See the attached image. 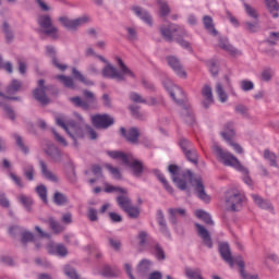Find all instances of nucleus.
<instances>
[{"instance_id": "nucleus-1", "label": "nucleus", "mask_w": 279, "mask_h": 279, "mask_svg": "<svg viewBox=\"0 0 279 279\" xmlns=\"http://www.w3.org/2000/svg\"><path fill=\"white\" fill-rule=\"evenodd\" d=\"M169 173L172 175V181L177 184L180 191H186V180L190 182L191 186H193L197 197L208 204L210 202V195L206 193V187L204 186V181L202 177H193V172L187 170L186 172H181L180 167L175 165H170L168 167Z\"/></svg>"}, {"instance_id": "nucleus-2", "label": "nucleus", "mask_w": 279, "mask_h": 279, "mask_svg": "<svg viewBox=\"0 0 279 279\" xmlns=\"http://www.w3.org/2000/svg\"><path fill=\"white\" fill-rule=\"evenodd\" d=\"M74 117L78 122L74 120H66V117L63 114L56 116V123L59 128H62L66 134L74 141L75 147H77V138H82L84 136V118L80 113H74Z\"/></svg>"}, {"instance_id": "nucleus-3", "label": "nucleus", "mask_w": 279, "mask_h": 279, "mask_svg": "<svg viewBox=\"0 0 279 279\" xmlns=\"http://www.w3.org/2000/svg\"><path fill=\"white\" fill-rule=\"evenodd\" d=\"M118 64L120 70L108 63L101 71L102 77H107V80H117V82H125V77H132V80L136 77V74L125 65L122 59H118Z\"/></svg>"}, {"instance_id": "nucleus-4", "label": "nucleus", "mask_w": 279, "mask_h": 279, "mask_svg": "<svg viewBox=\"0 0 279 279\" xmlns=\"http://www.w3.org/2000/svg\"><path fill=\"white\" fill-rule=\"evenodd\" d=\"M213 151L218 162H221L225 167H233V169H236L240 173H247V168L241 165V161L230 151L223 150V148L217 144L213 146Z\"/></svg>"}, {"instance_id": "nucleus-5", "label": "nucleus", "mask_w": 279, "mask_h": 279, "mask_svg": "<svg viewBox=\"0 0 279 279\" xmlns=\"http://www.w3.org/2000/svg\"><path fill=\"white\" fill-rule=\"evenodd\" d=\"M213 151L218 162H221L225 167H233V169H236L240 173H247V168L241 165V161L230 151L223 150V148L217 144L213 146Z\"/></svg>"}, {"instance_id": "nucleus-6", "label": "nucleus", "mask_w": 279, "mask_h": 279, "mask_svg": "<svg viewBox=\"0 0 279 279\" xmlns=\"http://www.w3.org/2000/svg\"><path fill=\"white\" fill-rule=\"evenodd\" d=\"M85 100L82 97H70L69 101L75 106V108H82V110H90L97 108V97L95 93L85 89L83 90Z\"/></svg>"}, {"instance_id": "nucleus-7", "label": "nucleus", "mask_w": 279, "mask_h": 279, "mask_svg": "<svg viewBox=\"0 0 279 279\" xmlns=\"http://www.w3.org/2000/svg\"><path fill=\"white\" fill-rule=\"evenodd\" d=\"M243 202H245V195L239 192V190H229L226 193V208L231 213H238L243 208Z\"/></svg>"}, {"instance_id": "nucleus-8", "label": "nucleus", "mask_w": 279, "mask_h": 279, "mask_svg": "<svg viewBox=\"0 0 279 279\" xmlns=\"http://www.w3.org/2000/svg\"><path fill=\"white\" fill-rule=\"evenodd\" d=\"M51 88V86L45 84V80H39L37 82V88L33 90V97L41 104V106H48L50 104V99L47 96V92Z\"/></svg>"}, {"instance_id": "nucleus-9", "label": "nucleus", "mask_w": 279, "mask_h": 279, "mask_svg": "<svg viewBox=\"0 0 279 279\" xmlns=\"http://www.w3.org/2000/svg\"><path fill=\"white\" fill-rule=\"evenodd\" d=\"M41 32L46 34V36H50V38H58V27L53 26L51 23V16L49 15H40L37 20Z\"/></svg>"}, {"instance_id": "nucleus-10", "label": "nucleus", "mask_w": 279, "mask_h": 279, "mask_svg": "<svg viewBox=\"0 0 279 279\" xmlns=\"http://www.w3.org/2000/svg\"><path fill=\"white\" fill-rule=\"evenodd\" d=\"M59 21L65 29H69V32H77L82 25H86V23H88L89 19L88 16H81L75 20H71L68 16H61Z\"/></svg>"}, {"instance_id": "nucleus-11", "label": "nucleus", "mask_w": 279, "mask_h": 279, "mask_svg": "<svg viewBox=\"0 0 279 279\" xmlns=\"http://www.w3.org/2000/svg\"><path fill=\"white\" fill-rule=\"evenodd\" d=\"M90 121L98 130H108L110 125H114V119L109 114H94Z\"/></svg>"}, {"instance_id": "nucleus-12", "label": "nucleus", "mask_w": 279, "mask_h": 279, "mask_svg": "<svg viewBox=\"0 0 279 279\" xmlns=\"http://www.w3.org/2000/svg\"><path fill=\"white\" fill-rule=\"evenodd\" d=\"M234 126L232 123L227 124L225 131L221 132L222 138L227 141V143L234 149L236 154H243V147L232 141L234 138Z\"/></svg>"}, {"instance_id": "nucleus-13", "label": "nucleus", "mask_w": 279, "mask_h": 279, "mask_svg": "<svg viewBox=\"0 0 279 279\" xmlns=\"http://www.w3.org/2000/svg\"><path fill=\"white\" fill-rule=\"evenodd\" d=\"M218 250L221 258L225 263H228L230 267H234V265H236V258H242L241 256L232 257V252L230 251V244H228V242H220L218 244Z\"/></svg>"}, {"instance_id": "nucleus-14", "label": "nucleus", "mask_w": 279, "mask_h": 279, "mask_svg": "<svg viewBox=\"0 0 279 279\" xmlns=\"http://www.w3.org/2000/svg\"><path fill=\"white\" fill-rule=\"evenodd\" d=\"M180 147L185 156V158L193 162V165H197V150L193 147V144L189 142V140H181Z\"/></svg>"}, {"instance_id": "nucleus-15", "label": "nucleus", "mask_w": 279, "mask_h": 279, "mask_svg": "<svg viewBox=\"0 0 279 279\" xmlns=\"http://www.w3.org/2000/svg\"><path fill=\"white\" fill-rule=\"evenodd\" d=\"M160 34L168 43H171L175 36L184 34V29L175 24L160 27Z\"/></svg>"}, {"instance_id": "nucleus-16", "label": "nucleus", "mask_w": 279, "mask_h": 279, "mask_svg": "<svg viewBox=\"0 0 279 279\" xmlns=\"http://www.w3.org/2000/svg\"><path fill=\"white\" fill-rule=\"evenodd\" d=\"M166 90L170 94V97L177 102L182 104L184 101V92L178 85L172 84L170 81L163 83Z\"/></svg>"}, {"instance_id": "nucleus-17", "label": "nucleus", "mask_w": 279, "mask_h": 279, "mask_svg": "<svg viewBox=\"0 0 279 279\" xmlns=\"http://www.w3.org/2000/svg\"><path fill=\"white\" fill-rule=\"evenodd\" d=\"M195 228L198 236L203 241V244L206 245V247H209V250H211L213 236L210 235V231L199 223H195Z\"/></svg>"}, {"instance_id": "nucleus-18", "label": "nucleus", "mask_w": 279, "mask_h": 279, "mask_svg": "<svg viewBox=\"0 0 279 279\" xmlns=\"http://www.w3.org/2000/svg\"><path fill=\"white\" fill-rule=\"evenodd\" d=\"M203 97V107L210 108L215 104V97L213 96V87L210 85H204L201 90Z\"/></svg>"}, {"instance_id": "nucleus-19", "label": "nucleus", "mask_w": 279, "mask_h": 279, "mask_svg": "<svg viewBox=\"0 0 279 279\" xmlns=\"http://www.w3.org/2000/svg\"><path fill=\"white\" fill-rule=\"evenodd\" d=\"M167 62L171 70L179 75V77H186V72L184 71V68L182 66V63H180V60L177 57H168Z\"/></svg>"}, {"instance_id": "nucleus-20", "label": "nucleus", "mask_w": 279, "mask_h": 279, "mask_svg": "<svg viewBox=\"0 0 279 279\" xmlns=\"http://www.w3.org/2000/svg\"><path fill=\"white\" fill-rule=\"evenodd\" d=\"M132 11L138 16V19H141V21H144L146 25H149V27L154 25V20L151 19V15L145 9L141 7H133Z\"/></svg>"}, {"instance_id": "nucleus-21", "label": "nucleus", "mask_w": 279, "mask_h": 279, "mask_svg": "<svg viewBox=\"0 0 279 279\" xmlns=\"http://www.w3.org/2000/svg\"><path fill=\"white\" fill-rule=\"evenodd\" d=\"M39 167L43 178L49 180V182H58V177L53 172H51L49 166L47 165V162H45V160L39 159Z\"/></svg>"}, {"instance_id": "nucleus-22", "label": "nucleus", "mask_w": 279, "mask_h": 279, "mask_svg": "<svg viewBox=\"0 0 279 279\" xmlns=\"http://www.w3.org/2000/svg\"><path fill=\"white\" fill-rule=\"evenodd\" d=\"M125 165L132 168L135 178H141V174L143 173V162H141L140 160L132 157V155H130L129 162Z\"/></svg>"}, {"instance_id": "nucleus-23", "label": "nucleus", "mask_w": 279, "mask_h": 279, "mask_svg": "<svg viewBox=\"0 0 279 279\" xmlns=\"http://www.w3.org/2000/svg\"><path fill=\"white\" fill-rule=\"evenodd\" d=\"M47 250H48L49 254H57V256H61L62 258H64V256H66L69 254L66 246L62 245V244L49 243L47 245Z\"/></svg>"}, {"instance_id": "nucleus-24", "label": "nucleus", "mask_w": 279, "mask_h": 279, "mask_svg": "<svg viewBox=\"0 0 279 279\" xmlns=\"http://www.w3.org/2000/svg\"><path fill=\"white\" fill-rule=\"evenodd\" d=\"M120 132L129 143H138V136H141V133H138V129L133 128L129 131H125V128H121Z\"/></svg>"}, {"instance_id": "nucleus-25", "label": "nucleus", "mask_w": 279, "mask_h": 279, "mask_svg": "<svg viewBox=\"0 0 279 279\" xmlns=\"http://www.w3.org/2000/svg\"><path fill=\"white\" fill-rule=\"evenodd\" d=\"M254 204L258 206V208H263V210H274V206H271V203L267 199H264L258 194H252L251 195Z\"/></svg>"}, {"instance_id": "nucleus-26", "label": "nucleus", "mask_w": 279, "mask_h": 279, "mask_svg": "<svg viewBox=\"0 0 279 279\" xmlns=\"http://www.w3.org/2000/svg\"><path fill=\"white\" fill-rule=\"evenodd\" d=\"M43 221L44 223H48L53 234H60L64 232V227L58 220H56V218L49 217L47 220H43Z\"/></svg>"}, {"instance_id": "nucleus-27", "label": "nucleus", "mask_w": 279, "mask_h": 279, "mask_svg": "<svg viewBox=\"0 0 279 279\" xmlns=\"http://www.w3.org/2000/svg\"><path fill=\"white\" fill-rule=\"evenodd\" d=\"M45 151L53 162H62V153L60 149H58V147H56V145H49Z\"/></svg>"}, {"instance_id": "nucleus-28", "label": "nucleus", "mask_w": 279, "mask_h": 279, "mask_svg": "<svg viewBox=\"0 0 279 279\" xmlns=\"http://www.w3.org/2000/svg\"><path fill=\"white\" fill-rule=\"evenodd\" d=\"M266 10L271 14L272 19H278L279 3L278 0H264Z\"/></svg>"}, {"instance_id": "nucleus-29", "label": "nucleus", "mask_w": 279, "mask_h": 279, "mask_svg": "<svg viewBox=\"0 0 279 279\" xmlns=\"http://www.w3.org/2000/svg\"><path fill=\"white\" fill-rule=\"evenodd\" d=\"M46 51H47V54L52 58V64L59 69V71H66V65L60 63L58 61V58H56V48H53L52 46H47L46 47Z\"/></svg>"}, {"instance_id": "nucleus-30", "label": "nucleus", "mask_w": 279, "mask_h": 279, "mask_svg": "<svg viewBox=\"0 0 279 279\" xmlns=\"http://www.w3.org/2000/svg\"><path fill=\"white\" fill-rule=\"evenodd\" d=\"M235 263L238 267H240V274L243 279H260V277H258L257 274L252 275V274L245 272V262H243V258H236Z\"/></svg>"}, {"instance_id": "nucleus-31", "label": "nucleus", "mask_w": 279, "mask_h": 279, "mask_svg": "<svg viewBox=\"0 0 279 279\" xmlns=\"http://www.w3.org/2000/svg\"><path fill=\"white\" fill-rule=\"evenodd\" d=\"M218 45L220 49H223L225 51L230 53V56H233V57L241 56V51L234 48L232 45H230L228 40H220Z\"/></svg>"}, {"instance_id": "nucleus-32", "label": "nucleus", "mask_w": 279, "mask_h": 279, "mask_svg": "<svg viewBox=\"0 0 279 279\" xmlns=\"http://www.w3.org/2000/svg\"><path fill=\"white\" fill-rule=\"evenodd\" d=\"M108 156H110V158H112L113 160H122L123 165L130 162V156L131 155H125V153L123 151H119V150H110L107 153Z\"/></svg>"}, {"instance_id": "nucleus-33", "label": "nucleus", "mask_w": 279, "mask_h": 279, "mask_svg": "<svg viewBox=\"0 0 279 279\" xmlns=\"http://www.w3.org/2000/svg\"><path fill=\"white\" fill-rule=\"evenodd\" d=\"M153 173L156 175V178L159 180V182H161V184L163 185L166 191L168 193L172 194L173 187L171 185H169V181H167V179L165 178V174H162V172H160V170H157V169H155L153 171Z\"/></svg>"}, {"instance_id": "nucleus-34", "label": "nucleus", "mask_w": 279, "mask_h": 279, "mask_svg": "<svg viewBox=\"0 0 279 279\" xmlns=\"http://www.w3.org/2000/svg\"><path fill=\"white\" fill-rule=\"evenodd\" d=\"M72 75L75 77V80H77L82 84H85V86H94L95 85V83L93 81L86 78V76H84V74H82V72H80L75 68L72 69Z\"/></svg>"}, {"instance_id": "nucleus-35", "label": "nucleus", "mask_w": 279, "mask_h": 279, "mask_svg": "<svg viewBox=\"0 0 279 279\" xmlns=\"http://www.w3.org/2000/svg\"><path fill=\"white\" fill-rule=\"evenodd\" d=\"M151 265H153L151 260L142 259L136 268L140 276H145V274H147V271L151 269Z\"/></svg>"}, {"instance_id": "nucleus-36", "label": "nucleus", "mask_w": 279, "mask_h": 279, "mask_svg": "<svg viewBox=\"0 0 279 279\" xmlns=\"http://www.w3.org/2000/svg\"><path fill=\"white\" fill-rule=\"evenodd\" d=\"M0 108L3 110L4 116L7 119H10L11 121H16V112L13 111V109L5 104V101L0 100Z\"/></svg>"}, {"instance_id": "nucleus-37", "label": "nucleus", "mask_w": 279, "mask_h": 279, "mask_svg": "<svg viewBox=\"0 0 279 279\" xmlns=\"http://www.w3.org/2000/svg\"><path fill=\"white\" fill-rule=\"evenodd\" d=\"M181 116L189 125H193V123H195V116H193V111H191L189 107H182Z\"/></svg>"}, {"instance_id": "nucleus-38", "label": "nucleus", "mask_w": 279, "mask_h": 279, "mask_svg": "<svg viewBox=\"0 0 279 279\" xmlns=\"http://www.w3.org/2000/svg\"><path fill=\"white\" fill-rule=\"evenodd\" d=\"M117 202H118V206H120V208L122 210H124V213L132 205V199L130 197H128V195H125V194L118 196Z\"/></svg>"}, {"instance_id": "nucleus-39", "label": "nucleus", "mask_w": 279, "mask_h": 279, "mask_svg": "<svg viewBox=\"0 0 279 279\" xmlns=\"http://www.w3.org/2000/svg\"><path fill=\"white\" fill-rule=\"evenodd\" d=\"M264 158L265 160H268L270 167H278V156L276 155V153L269 149H265Z\"/></svg>"}, {"instance_id": "nucleus-40", "label": "nucleus", "mask_w": 279, "mask_h": 279, "mask_svg": "<svg viewBox=\"0 0 279 279\" xmlns=\"http://www.w3.org/2000/svg\"><path fill=\"white\" fill-rule=\"evenodd\" d=\"M195 215L197 219H202L204 223H206L207 226H215V222L213 221V217H210V214L202 209H198L195 211Z\"/></svg>"}, {"instance_id": "nucleus-41", "label": "nucleus", "mask_w": 279, "mask_h": 279, "mask_svg": "<svg viewBox=\"0 0 279 279\" xmlns=\"http://www.w3.org/2000/svg\"><path fill=\"white\" fill-rule=\"evenodd\" d=\"M121 272L119 271V269L117 268H112L110 266H105L102 268V271L100 272V275L104 276V278H117V276H119Z\"/></svg>"}, {"instance_id": "nucleus-42", "label": "nucleus", "mask_w": 279, "mask_h": 279, "mask_svg": "<svg viewBox=\"0 0 279 279\" xmlns=\"http://www.w3.org/2000/svg\"><path fill=\"white\" fill-rule=\"evenodd\" d=\"M203 23L209 34H211L213 36H217V29L215 28V24H213V17L205 15L203 17Z\"/></svg>"}, {"instance_id": "nucleus-43", "label": "nucleus", "mask_w": 279, "mask_h": 279, "mask_svg": "<svg viewBox=\"0 0 279 279\" xmlns=\"http://www.w3.org/2000/svg\"><path fill=\"white\" fill-rule=\"evenodd\" d=\"M151 254H154L158 260H165L167 258L165 250L158 243L151 246Z\"/></svg>"}, {"instance_id": "nucleus-44", "label": "nucleus", "mask_w": 279, "mask_h": 279, "mask_svg": "<svg viewBox=\"0 0 279 279\" xmlns=\"http://www.w3.org/2000/svg\"><path fill=\"white\" fill-rule=\"evenodd\" d=\"M216 94L218 95V99L221 104H226V101H228V94H226L223 85L220 82L216 83Z\"/></svg>"}, {"instance_id": "nucleus-45", "label": "nucleus", "mask_w": 279, "mask_h": 279, "mask_svg": "<svg viewBox=\"0 0 279 279\" xmlns=\"http://www.w3.org/2000/svg\"><path fill=\"white\" fill-rule=\"evenodd\" d=\"M22 86L23 84H21V81L13 80L7 87V95H15V93H19V90H21Z\"/></svg>"}, {"instance_id": "nucleus-46", "label": "nucleus", "mask_w": 279, "mask_h": 279, "mask_svg": "<svg viewBox=\"0 0 279 279\" xmlns=\"http://www.w3.org/2000/svg\"><path fill=\"white\" fill-rule=\"evenodd\" d=\"M19 202L22 203V205L24 206V208L27 210V213H32V206L34 204V201L32 199V197L26 196L24 194H21L19 196Z\"/></svg>"}, {"instance_id": "nucleus-47", "label": "nucleus", "mask_w": 279, "mask_h": 279, "mask_svg": "<svg viewBox=\"0 0 279 279\" xmlns=\"http://www.w3.org/2000/svg\"><path fill=\"white\" fill-rule=\"evenodd\" d=\"M23 173L26 179L29 180V182H33L34 174L36 173V169L34 168V165L27 163L23 167Z\"/></svg>"}, {"instance_id": "nucleus-48", "label": "nucleus", "mask_w": 279, "mask_h": 279, "mask_svg": "<svg viewBox=\"0 0 279 279\" xmlns=\"http://www.w3.org/2000/svg\"><path fill=\"white\" fill-rule=\"evenodd\" d=\"M209 72L211 73V75L214 77H217V75H219V63H217L216 60L210 59L206 62Z\"/></svg>"}, {"instance_id": "nucleus-49", "label": "nucleus", "mask_w": 279, "mask_h": 279, "mask_svg": "<svg viewBox=\"0 0 279 279\" xmlns=\"http://www.w3.org/2000/svg\"><path fill=\"white\" fill-rule=\"evenodd\" d=\"M185 276L189 279H201L202 277V269L196 268V269H192V268H185Z\"/></svg>"}, {"instance_id": "nucleus-50", "label": "nucleus", "mask_w": 279, "mask_h": 279, "mask_svg": "<svg viewBox=\"0 0 279 279\" xmlns=\"http://www.w3.org/2000/svg\"><path fill=\"white\" fill-rule=\"evenodd\" d=\"M53 202L54 204H57V206H65V204H69V198L66 197V195L57 192L54 193Z\"/></svg>"}, {"instance_id": "nucleus-51", "label": "nucleus", "mask_w": 279, "mask_h": 279, "mask_svg": "<svg viewBox=\"0 0 279 279\" xmlns=\"http://www.w3.org/2000/svg\"><path fill=\"white\" fill-rule=\"evenodd\" d=\"M13 138L15 140V143L17 147L23 151V154H29V148L25 146V143L23 142V137L21 135L14 133Z\"/></svg>"}, {"instance_id": "nucleus-52", "label": "nucleus", "mask_w": 279, "mask_h": 279, "mask_svg": "<svg viewBox=\"0 0 279 279\" xmlns=\"http://www.w3.org/2000/svg\"><path fill=\"white\" fill-rule=\"evenodd\" d=\"M56 78L61 81L65 88H75V83L71 76L57 75Z\"/></svg>"}, {"instance_id": "nucleus-53", "label": "nucleus", "mask_w": 279, "mask_h": 279, "mask_svg": "<svg viewBox=\"0 0 279 279\" xmlns=\"http://www.w3.org/2000/svg\"><path fill=\"white\" fill-rule=\"evenodd\" d=\"M2 31L5 35L7 41L12 43V40H14V33H12V28L10 27V24H8V22H3Z\"/></svg>"}, {"instance_id": "nucleus-54", "label": "nucleus", "mask_w": 279, "mask_h": 279, "mask_svg": "<svg viewBox=\"0 0 279 279\" xmlns=\"http://www.w3.org/2000/svg\"><path fill=\"white\" fill-rule=\"evenodd\" d=\"M274 77V70L271 68L264 69L259 75L260 82H271Z\"/></svg>"}, {"instance_id": "nucleus-55", "label": "nucleus", "mask_w": 279, "mask_h": 279, "mask_svg": "<svg viewBox=\"0 0 279 279\" xmlns=\"http://www.w3.org/2000/svg\"><path fill=\"white\" fill-rule=\"evenodd\" d=\"M124 213H126L131 219H138L141 216V209L133 205H131Z\"/></svg>"}, {"instance_id": "nucleus-56", "label": "nucleus", "mask_w": 279, "mask_h": 279, "mask_svg": "<svg viewBox=\"0 0 279 279\" xmlns=\"http://www.w3.org/2000/svg\"><path fill=\"white\" fill-rule=\"evenodd\" d=\"M157 221L160 226L161 232H167V221H165V214L162 210H157Z\"/></svg>"}, {"instance_id": "nucleus-57", "label": "nucleus", "mask_w": 279, "mask_h": 279, "mask_svg": "<svg viewBox=\"0 0 279 279\" xmlns=\"http://www.w3.org/2000/svg\"><path fill=\"white\" fill-rule=\"evenodd\" d=\"M36 193L40 197V199L44 202V204H47L48 198H47V186L45 185H38L36 187Z\"/></svg>"}, {"instance_id": "nucleus-58", "label": "nucleus", "mask_w": 279, "mask_h": 279, "mask_svg": "<svg viewBox=\"0 0 279 279\" xmlns=\"http://www.w3.org/2000/svg\"><path fill=\"white\" fill-rule=\"evenodd\" d=\"M129 99H131V101H134V104H147V100H145V98H143V96H141V94L136 92L130 93Z\"/></svg>"}, {"instance_id": "nucleus-59", "label": "nucleus", "mask_w": 279, "mask_h": 279, "mask_svg": "<svg viewBox=\"0 0 279 279\" xmlns=\"http://www.w3.org/2000/svg\"><path fill=\"white\" fill-rule=\"evenodd\" d=\"M244 10L251 19H254L255 21H258V12L256 9L252 8V5L244 3Z\"/></svg>"}, {"instance_id": "nucleus-60", "label": "nucleus", "mask_w": 279, "mask_h": 279, "mask_svg": "<svg viewBox=\"0 0 279 279\" xmlns=\"http://www.w3.org/2000/svg\"><path fill=\"white\" fill-rule=\"evenodd\" d=\"M244 27H245L246 32H251V34H256V32H258V29H260L258 22H254V23L245 22Z\"/></svg>"}, {"instance_id": "nucleus-61", "label": "nucleus", "mask_w": 279, "mask_h": 279, "mask_svg": "<svg viewBox=\"0 0 279 279\" xmlns=\"http://www.w3.org/2000/svg\"><path fill=\"white\" fill-rule=\"evenodd\" d=\"M117 191L118 193H121L122 195H128V190L123 187H117L114 185L107 184L105 187V193H112Z\"/></svg>"}, {"instance_id": "nucleus-62", "label": "nucleus", "mask_w": 279, "mask_h": 279, "mask_svg": "<svg viewBox=\"0 0 279 279\" xmlns=\"http://www.w3.org/2000/svg\"><path fill=\"white\" fill-rule=\"evenodd\" d=\"M106 169H108V171H110L111 175H113V178L116 180H121V172L118 170V168H114V167H112V165L107 163Z\"/></svg>"}, {"instance_id": "nucleus-63", "label": "nucleus", "mask_w": 279, "mask_h": 279, "mask_svg": "<svg viewBox=\"0 0 279 279\" xmlns=\"http://www.w3.org/2000/svg\"><path fill=\"white\" fill-rule=\"evenodd\" d=\"M240 86L245 93L254 90V83L252 81L244 80L240 82Z\"/></svg>"}, {"instance_id": "nucleus-64", "label": "nucleus", "mask_w": 279, "mask_h": 279, "mask_svg": "<svg viewBox=\"0 0 279 279\" xmlns=\"http://www.w3.org/2000/svg\"><path fill=\"white\" fill-rule=\"evenodd\" d=\"M171 12V9H169V4L166 2H159V13L160 16H167Z\"/></svg>"}]
</instances>
